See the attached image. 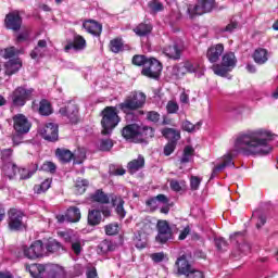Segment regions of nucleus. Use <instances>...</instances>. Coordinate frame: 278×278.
I'll use <instances>...</instances> for the list:
<instances>
[{"label": "nucleus", "instance_id": "obj_10", "mask_svg": "<svg viewBox=\"0 0 278 278\" xmlns=\"http://www.w3.org/2000/svg\"><path fill=\"white\" fill-rule=\"evenodd\" d=\"M8 214V225L10 231H22V229H25V222H23V218H25V213L16 208H11Z\"/></svg>", "mask_w": 278, "mask_h": 278}, {"label": "nucleus", "instance_id": "obj_28", "mask_svg": "<svg viewBox=\"0 0 278 278\" xmlns=\"http://www.w3.org/2000/svg\"><path fill=\"white\" fill-rule=\"evenodd\" d=\"M176 266H177L178 275H186V276L192 268V266L186 258V255H182L177 258Z\"/></svg>", "mask_w": 278, "mask_h": 278}, {"label": "nucleus", "instance_id": "obj_5", "mask_svg": "<svg viewBox=\"0 0 278 278\" xmlns=\"http://www.w3.org/2000/svg\"><path fill=\"white\" fill-rule=\"evenodd\" d=\"M238 64V59L233 52H226L222 56V64H214L212 71L219 77H225L227 73H231L235 66Z\"/></svg>", "mask_w": 278, "mask_h": 278}, {"label": "nucleus", "instance_id": "obj_61", "mask_svg": "<svg viewBox=\"0 0 278 278\" xmlns=\"http://www.w3.org/2000/svg\"><path fill=\"white\" fill-rule=\"evenodd\" d=\"M86 276H87V278H98L99 275L97 274V267H94L92 265H88Z\"/></svg>", "mask_w": 278, "mask_h": 278}, {"label": "nucleus", "instance_id": "obj_63", "mask_svg": "<svg viewBox=\"0 0 278 278\" xmlns=\"http://www.w3.org/2000/svg\"><path fill=\"white\" fill-rule=\"evenodd\" d=\"M169 187L172 190H174V192H181V182L176 179H172L169 181Z\"/></svg>", "mask_w": 278, "mask_h": 278}, {"label": "nucleus", "instance_id": "obj_29", "mask_svg": "<svg viewBox=\"0 0 278 278\" xmlns=\"http://www.w3.org/2000/svg\"><path fill=\"white\" fill-rule=\"evenodd\" d=\"M91 201L93 203H101L102 205H106L112 201V195H108L103 190L98 189L93 194L90 195Z\"/></svg>", "mask_w": 278, "mask_h": 278}, {"label": "nucleus", "instance_id": "obj_46", "mask_svg": "<svg viewBox=\"0 0 278 278\" xmlns=\"http://www.w3.org/2000/svg\"><path fill=\"white\" fill-rule=\"evenodd\" d=\"M135 247L137 249H144L147 247V235L139 232L135 237Z\"/></svg>", "mask_w": 278, "mask_h": 278}, {"label": "nucleus", "instance_id": "obj_23", "mask_svg": "<svg viewBox=\"0 0 278 278\" xmlns=\"http://www.w3.org/2000/svg\"><path fill=\"white\" fill-rule=\"evenodd\" d=\"M83 27L88 34H92V36H101V31H103V26L94 20L85 21Z\"/></svg>", "mask_w": 278, "mask_h": 278}, {"label": "nucleus", "instance_id": "obj_37", "mask_svg": "<svg viewBox=\"0 0 278 278\" xmlns=\"http://www.w3.org/2000/svg\"><path fill=\"white\" fill-rule=\"evenodd\" d=\"M187 75L186 67L184 66V63H179L173 66L172 68V77L174 79H181V77H185Z\"/></svg>", "mask_w": 278, "mask_h": 278}, {"label": "nucleus", "instance_id": "obj_26", "mask_svg": "<svg viewBox=\"0 0 278 278\" xmlns=\"http://www.w3.org/2000/svg\"><path fill=\"white\" fill-rule=\"evenodd\" d=\"M71 49H74V51H83V49H86V39L80 35H75L74 41L65 46V51H71Z\"/></svg>", "mask_w": 278, "mask_h": 278}, {"label": "nucleus", "instance_id": "obj_7", "mask_svg": "<svg viewBox=\"0 0 278 278\" xmlns=\"http://www.w3.org/2000/svg\"><path fill=\"white\" fill-rule=\"evenodd\" d=\"M233 155H236L233 151L227 152L223 157L213 163L214 167L210 179H215V177H218V173H223L226 168H235Z\"/></svg>", "mask_w": 278, "mask_h": 278}, {"label": "nucleus", "instance_id": "obj_33", "mask_svg": "<svg viewBox=\"0 0 278 278\" xmlns=\"http://www.w3.org/2000/svg\"><path fill=\"white\" fill-rule=\"evenodd\" d=\"M134 31L137 36H149L151 31H153V26L151 23H140L136 28H134Z\"/></svg>", "mask_w": 278, "mask_h": 278}, {"label": "nucleus", "instance_id": "obj_9", "mask_svg": "<svg viewBox=\"0 0 278 278\" xmlns=\"http://www.w3.org/2000/svg\"><path fill=\"white\" fill-rule=\"evenodd\" d=\"M215 0H199L195 5L190 4L187 9L189 18H194L195 16H201L206 14L211 10H214Z\"/></svg>", "mask_w": 278, "mask_h": 278}, {"label": "nucleus", "instance_id": "obj_44", "mask_svg": "<svg viewBox=\"0 0 278 278\" xmlns=\"http://www.w3.org/2000/svg\"><path fill=\"white\" fill-rule=\"evenodd\" d=\"M49 188H51V179L48 178L45 181H42L40 185H35L34 192L36 194H42V192H47Z\"/></svg>", "mask_w": 278, "mask_h": 278}, {"label": "nucleus", "instance_id": "obj_49", "mask_svg": "<svg viewBox=\"0 0 278 278\" xmlns=\"http://www.w3.org/2000/svg\"><path fill=\"white\" fill-rule=\"evenodd\" d=\"M111 51L113 53H121L123 51V40L121 39H113L110 42Z\"/></svg>", "mask_w": 278, "mask_h": 278}, {"label": "nucleus", "instance_id": "obj_31", "mask_svg": "<svg viewBox=\"0 0 278 278\" xmlns=\"http://www.w3.org/2000/svg\"><path fill=\"white\" fill-rule=\"evenodd\" d=\"M67 223H79L81 220V211L77 206H71L66 211Z\"/></svg>", "mask_w": 278, "mask_h": 278}, {"label": "nucleus", "instance_id": "obj_3", "mask_svg": "<svg viewBox=\"0 0 278 278\" xmlns=\"http://www.w3.org/2000/svg\"><path fill=\"white\" fill-rule=\"evenodd\" d=\"M121 123V117H118V112L114 106H106L102 111V135L110 136L112 134V129L116 127Z\"/></svg>", "mask_w": 278, "mask_h": 278}, {"label": "nucleus", "instance_id": "obj_16", "mask_svg": "<svg viewBox=\"0 0 278 278\" xmlns=\"http://www.w3.org/2000/svg\"><path fill=\"white\" fill-rule=\"evenodd\" d=\"M65 242H70L72 245V251L75 255H81L84 251V239L79 238L77 235L63 233Z\"/></svg>", "mask_w": 278, "mask_h": 278}, {"label": "nucleus", "instance_id": "obj_57", "mask_svg": "<svg viewBox=\"0 0 278 278\" xmlns=\"http://www.w3.org/2000/svg\"><path fill=\"white\" fill-rule=\"evenodd\" d=\"M166 110L168 114H177V112H179V104L175 101H169L166 105Z\"/></svg>", "mask_w": 278, "mask_h": 278}, {"label": "nucleus", "instance_id": "obj_55", "mask_svg": "<svg viewBox=\"0 0 278 278\" xmlns=\"http://www.w3.org/2000/svg\"><path fill=\"white\" fill-rule=\"evenodd\" d=\"M106 236H116L118 233V224L113 223L105 226Z\"/></svg>", "mask_w": 278, "mask_h": 278}, {"label": "nucleus", "instance_id": "obj_21", "mask_svg": "<svg viewBox=\"0 0 278 278\" xmlns=\"http://www.w3.org/2000/svg\"><path fill=\"white\" fill-rule=\"evenodd\" d=\"M111 202L113 207L115 208V212L117 216H119L121 219L125 218L127 216V212H125V200H123V197L116 195V194H111Z\"/></svg>", "mask_w": 278, "mask_h": 278}, {"label": "nucleus", "instance_id": "obj_12", "mask_svg": "<svg viewBox=\"0 0 278 278\" xmlns=\"http://www.w3.org/2000/svg\"><path fill=\"white\" fill-rule=\"evenodd\" d=\"M157 235L155 237L156 242L160 244H166L168 240H173V228L166 220H159L156 224Z\"/></svg>", "mask_w": 278, "mask_h": 278}, {"label": "nucleus", "instance_id": "obj_42", "mask_svg": "<svg viewBox=\"0 0 278 278\" xmlns=\"http://www.w3.org/2000/svg\"><path fill=\"white\" fill-rule=\"evenodd\" d=\"M98 249H99L100 253L105 254V253H110V251H114V249H116V244H114L110 240H103L98 245Z\"/></svg>", "mask_w": 278, "mask_h": 278}, {"label": "nucleus", "instance_id": "obj_59", "mask_svg": "<svg viewBox=\"0 0 278 278\" xmlns=\"http://www.w3.org/2000/svg\"><path fill=\"white\" fill-rule=\"evenodd\" d=\"M187 278H205V274L199 269L191 268V270L187 274Z\"/></svg>", "mask_w": 278, "mask_h": 278}, {"label": "nucleus", "instance_id": "obj_45", "mask_svg": "<svg viewBox=\"0 0 278 278\" xmlns=\"http://www.w3.org/2000/svg\"><path fill=\"white\" fill-rule=\"evenodd\" d=\"M1 58H4V60H10L11 58H14L18 55V50L14 47L5 48L0 50Z\"/></svg>", "mask_w": 278, "mask_h": 278}, {"label": "nucleus", "instance_id": "obj_60", "mask_svg": "<svg viewBox=\"0 0 278 278\" xmlns=\"http://www.w3.org/2000/svg\"><path fill=\"white\" fill-rule=\"evenodd\" d=\"M199 186H201V178H199L198 176H191L190 178L191 190H199Z\"/></svg>", "mask_w": 278, "mask_h": 278}, {"label": "nucleus", "instance_id": "obj_64", "mask_svg": "<svg viewBox=\"0 0 278 278\" xmlns=\"http://www.w3.org/2000/svg\"><path fill=\"white\" fill-rule=\"evenodd\" d=\"M147 118H148V121H151L152 123H157V121H160V113H157L155 111H150L147 114Z\"/></svg>", "mask_w": 278, "mask_h": 278}, {"label": "nucleus", "instance_id": "obj_43", "mask_svg": "<svg viewBox=\"0 0 278 278\" xmlns=\"http://www.w3.org/2000/svg\"><path fill=\"white\" fill-rule=\"evenodd\" d=\"M201 122H198L197 124H192L190 121L182 122V129L184 131H188V134H194V131H199L201 129Z\"/></svg>", "mask_w": 278, "mask_h": 278}, {"label": "nucleus", "instance_id": "obj_56", "mask_svg": "<svg viewBox=\"0 0 278 278\" xmlns=\"http://www.w3.org/2000/svg\"><path fill=\"white\" fill-rule=\"evenodd\" d=\"M114 147V142L111 139H102L100 141V151H110Z\"/></svg>", "mask_w": 278, "mask_h": 278}, {"label": "nucleus", "instance_id": "obj_18", "mask_svg": "<svg viewBox=\"0 0 278 278\" xmlns=\"http://www.w3.org/2000/svg\"><path fill=\"white\" fill-rule=\"evenodd\" d=\"M225 53V46L223 43H216L211 46L206 51V58L211 64H216Z\"/></svg>", "mask_w": 278, "mask_h": 278}, {"label": "nucleus", "instance_id": "obj_53", "mask_svg": "<svg viewBox=\"0 0 278 278\" xmlns=\"http://www.w3.org/2000/svg\"><path fill=\"white\" fill-rule=\"evenodd\" d=\"M147 62H149V59L144 55L137 54L132 58V64H135V66H146Z\"/></svg>", "mask_w": 278, "mask_h": 278}, {"label": "nucleus", "instance_id": "obj_58", "mask_svg": "<svg viewBox=\"0 0 278 278\" xmlns=\"http://www.w3.org/2000/svg\"><path fill=\"white\" fill-rule=\"evenodd\" d=\"M177 148V142L168 141V143L164 147V155H172Z\"/></svg>", "mask_w": 278, "mask_h": 278}, {"label": "nucleus", "instance_id": "obj_32", "mask_svg": "<svg viewBox=\"0 0 278 278\" xmlns=\"http://www.w3.org/2000/svg\"><path fill=\"white\" fill-rule=\"evenodd\" d=\"M21 66H23V64L18 59L8 61L5 63V75H14V73H18Z\"/></svg>", "mask_w": 278, "mask_h": 278}, {"label": "nucleus", "instance_id": "obj_4", "mask_svg": "<svg viewBox=\"0 0 278 278\" xmlns=\"http://www.w3.org/2000/svg\"><path fill=\"white\" fill-rule=\"evenodd\" d=\"M147 103V96L143 92H135L128 96L124 102L119 104V110L124 112V114H131L136 112V110H140L144 108Z\"/></svg>", "mask_w": 278, "mask_h": 278}, {"label": "nucleus", "instance_id": "obj_8", "mask_svg": "<svg viewBox=\"0 0 278 278\" xmlns=\"http://www.w3.org/2000/svg\"><path fill=\"white\" fill-rule=\"evenodd\" d=\"M33 94L34 88L17 87L10 96V99L15 108H23L31 99Z\"/></svg>", "mask_w": 278, "mask_h": 278}, {"label": "nucleus", "instance_id": "obj_25", "mask_svg": "<svg viewBox=\"0 0 278 278\" xmlns=\"http://www.w3.org/2000/svg\"><path fill=\"white\" fill-rule=\"evenodd\" d=\"M47 53V40L41 39L37 42L35 49L30 52L31 60H40V58H45Z\"/></svg>", "mask_w": 278, "mask_h": 278}, {"label": "nucleus", "instance_id": "obj_41", "mask_svg": "<svg viewBox=\"0 0 278 278\" xmlns=\"http://www.w3.org/2000/svg\"><path fill=\"white\" fill-rule=\"evenodd\" d=\"M192 157H194V148L190 146L185 147L180 163L188 164V162H192Z\"/></svg>", "mask_w": 278, "mask_h": 278}, {"label": "nucleus", "instance_id": "obj_17", "mask_svg": "<svg viewBox=\"0 0 278 278\" xmlns=\"http://www.w3.org/2000/svg\"><path fill=\"white\" fill-rule=\"evenodd\" d=\"M61 116L68 118L70 123H77L79 116V108L77 104L70 102L66 106L60 109Z\"/></svg>", "mask_w": 278, "mask_h": 278}, {"label": "nucleus", "instance_id": "obj_50", "mask_svg": "<svg viewBox=\"0 0 278 278\" xmlns=\"http://www.w3.org/2000/svg\"><path fill=\"white\" fill-rule=\"evenodd\" d=\"M12 153H14L12 149L0 150V155L3 164H9V162H12Z\"/></svg>", "mask_w": 278, "mask_h": 278}, {"label": "nucleus", "instance_id": "obj_24", "mask_svg": "<svg viewBox=\"0 0 278 278\" xmlns=\"http://www.w3.org/2000/svg\"><path fill=\"white\" fill-rule=\"evenodd\" d=\"M163 53L169 60H180L181 59V49L177 43H173L172 46H165L163 48Z\"/></svg>", "mask_w": 278, "mask_h": 278}, {"label": "nucleus", "instance_id": "obj_35", "mask_svg": "<svg viewBox=\"0 0 278 278\" xmlns=\"http://www.w3.org/2000/svg\"><path fill=\"white\" fill-rule=\"evenodd\" d=\"M253 59L256 64H266L268 62V51L266 49H256Z\"/></svg>", "mask_w": 278, "mask_h": 278}, {"label": "nucleus", "instance_id": "obj_36", "mask_svg": "<svg viewBox=\"0 0 278 278\" xmlns=\"http://www.w3.org/2000/svg\"><path fill=\"white\" fill-rule=\"evenodd\" d=\"M155 136V132L153 131L152 127L148 126H139V141L142 142L143 140H149V138H153Z\"/></svg>", "mask_w": 278, "mask_h": 278}, {"label": "nucleus", "instance_id": "obj_34", "mask_svg": "<svg viewBox=\"0 0 278 278\" xmlns=\"http://www.w3.org/2000/svg\"><path fill=\"white\" fill-rule=\"evenodd\" d=\"M102 220L101 211L99 210H91L88 213V225L94 227L100 225Z\"/></svg>", "mask_w": 278, "mask_h": 278}, {"label": "nucleus", "instance_id": "obj_47", "mask_svg": "<svg viewBox=\"0 0 278 278\" xmlns=\"http://www.w3.org/2000/svg\"><path fill=\"white\" fill-rule=\"evenodd\" d=\"M182 66H185V72L188 73H197L201 68L199 63H194L192 61H185L182 62Z\"/></svg>", "mask_w": 278, "mask_h": 278}, {"label": "nucleus", "instance_id": "obj_30", "mask_svg": "<svg viewBox=\"0 0 278 278\" xmlns=\"http://www.w3.org/2000/svg\"><path fill=\"white\" fill-rule=\"evenodd\" d=\"M162 135L164 136V138H166V140H168L169 142H179V140H181V132L175 128H164L162 130Z\"/></svg>", "mask_w": 278, "mask_h": 278}, {"label": "nucleus", "instance_id": "obj_14", "mask_svg": "<svg viewBox=\"0 0 278 278\" xmlns=\"http://www.w3.org/2000/svg\"><path fill=\"white\" fill-rule=\"evenodd\" d=\"M55 155L60 160V162H63L64 164L71 162V160L73 159L74 164H83L86 160V152H80L77 156V154H73V152H71V150L67 149H56Z\"/></svg>", "mask_w": 278, "mask_h": 278}, {"label": "nucleus", "instance_id": "obj_11", "mask_svg": "<svg viewBox=\"0 0 278 278\" xmlns=\"http://www.w3.org/2000/svg\"><path fill=\"white\" fill-rule=\"evenodd\" d=\"M161 74L162 63L155 58H150L141 71V75L149 77V79H160Z\"/></svg>", "mask_w": 278, "mask_h": 278}, {"label": "nucleus", "instance_id": "obj_2", "mask_svg": "<svg viewBox=\"0 0 278 278\" xmlns=\"http://www.w3.org/2000/svg\"><path fill=\"white\" fill-rule=\"evenodd\" d=\"M26 270L34 278H65L66 271L64 267L55 264H31L26 265Z\"/></svg>", "mask_w": 278, "mask_h": 278}, {"label": "nucleus", "instance_id": "obj_38", "mask_svg": "<svg viewBox=\"0 0 278 278\" xmlns=\"http://www.w3.org/2000/svg\"><path fill=\"white\" fill-rule=\"evenodd\" d=\"M36 170H38V165H34L33 168H18L17 173L20 179H30L36 174Z\"/></svg>", "mask_w": 278, "mask_h": 278}, {"label": "nucleus", "instance_id": "obj_19", "mask_svg": "<svg viewBox=\"0 0 278 278\" xmlns=\"http://www.w3.org/2000/svg\"><path fill=\"white\" fill-rule=\"evenodd\" d=\"M41 136L45 140L49 142H55L59 138L58 124L48 123L41 130Z\"/></svg>", "mask_w": 278, "mask_h": 278}, {"label": "nucleus", "instance_id": "obj_13", "mask_svg": "<svg viewBox=\"0 0 278 278\" xmlns=\"http://www.w3.org/2000/svg\"><path fill=\"white\" fill-rule=\"evenodd\" d=\"M23 253H24V257H27L28 260H38V257H42L43 255H47V251L45 250V244H42V241L40 240L35 241L29 247L24 245Z\"/></svg>", "mask_w": 278, "mask_h": 278}, {"label": "nucleus", "instance_id": "obj_39", "mask_svg": "<svg viewBox=\"0 0 278 278\" xmlns=\"http://www.w3.org/2000/svg\"><path fill=\"white\" fill-rule=\"evenodd\" d=\"M53 113L51 103L48 100H41L39 103V114L41 116H50Z\"/></svg>", "mask_w": 278, "mask_h": 278}, {"label": "nucleus", "instance_id": "obj_54", "mask_svg": "<svg viewBox=\"0 0 278 278\" xmlns=\"http://www.w3.org/2000/svg\"><path fill=\"white\" fill-rule=\"evenodd\" d=\"M148 5L152 12H162L164 10V5L159 0L150 1Z\"/></svg>", "mask_w": 278, "mask_h": 278}, {"label": "nucleus", "instance_id": "obj_20", "mask_svg": "<svg viewBox=\"0 0 278 278\" xmlns=\"http://www.w3.org/2000/svg\"><path fill=\"white\" fill-rule=\"evenodd\" d=\"M140 126L138 124H130L123 128L122 136L125 140H132V142L139 141Z\"/></svg>", "mask_w": 278, "mask_h": 278}, {"label": "nucleus", "instance_id": "obj_40", "mask_svg": "<svg viewBox=\"0 0 278 278\" xmlns=\"http://www.w3.org/2000/svg\"><path fill=\"white\" fill-rule=\"evenodd\" d=\"M61 249H62V244L56 240L51 239L46 243V248H45L46 255L47 253H58V251H60Z\"/></svg>", "mask_w": 278, "mask_h": 278}, {"label": "nucleus", "instance_id": "obj_51", "mask_svg": "<svg viewBox=\"0 0 278 278\" xmlns=\"http://www.w3.org/2000/svg\"><path fill=\"white\" fill-rule=\"evenodd\" d=\"M238 27H240V24H238L237 21L231 20L230 23L226 27L220 28V33L222 34H225V33L233 34V30L238 29Z\"/></svg>", "mask_w": 278, "mask_h": 278}, {"label": "nucleus", "instance_id": "obj_52", "mask_svg": "<svg viewBox=\"0 0 278 278\" xmlns=\"http://www.w3.org/2000/svg\"><path fill=\"white\" fill-rule=\"evenodd\" d=\"M110 173L111 175H114L115 177L123 176L127 173V170L122 167L121 165H111L110 166Z\"/></svg>", "mask_w": 278, "mask_h": 278}, {"label": "nucleus", "instance_id": "obj_6", "mask_svg": "<svg viewBox=\"0 0 278 278\" xmlns=\"http://www.w3.org/2000/svg\"><path fill=\"white\" fill-rule=\"evenodd\" d=\"M13 127L15 135H13V144H21L22 136L25 134H29V129H31V123L29 119L23 114H17L13 116Z\"/></svg>", "mask_w": 278, "mask_h": 278}, {"label": "nucleus", "instance_id": "obj_15", "mask_svg": "<svg viewBox=\"0 0 278 278\" xmlns=\"http://www.w3.org/2000/svg\"><path fill=\"white\" fill-rule=\"evenodd\" d=\"M4 25L7 29H12V31H20L23 25V17L18 11H12L5 15Z\"/></svg>", "mask_w": 278, "mask_h": 278}, {"label": "nucleus", "instance_id": "obj_1", "mask_svg": "<svg viewBox=\"0 0 278 278\" xmlns=\"http://www.w3.org/2000/svg\"><path fill=\"white\" fill-rule=\"evenodd\" d=\"M270 151H273V146H270V131L268 130H248L235 140V152L247 157L268 155Z\"/></svg>", "mask_w": 278, "mask_h": 278}, {"label": "nucleus", "instance_id": "obj_22", "mask_svg": "<svg viewBox=\"0 0 278 278\" xmlns=\"http://www.w3.org/2000/svg\"><path fill=\"white\" fill-rule=\"evenodd\" d=\"M16 175H18V166L14 162L2 165V177H5V179H16Z\"/></svg>", "mask_w": 278, "mask_h": 278}, {"label": "nucleus", "instance_id": "obj_27", "mask_svg": "<svg viewBox=\"0 0 278 278\" xmlns=\"http://www.w3.org/2000/svg\"><path fill=\"white\" fill-rule=\"evenodd\" d=\"M127 168L130 175L138 173V170H142V168H144V156L139 155L137 159L128 162Z\"/></svg>", "mask_w": 278, "mask_h": 278}, {"label": "nucleus", "instance_id": "obj_62", "mask_svg": "<svg viewBox=\"0 0 278 278\" xmlns=\"http://www.w3.org/2000/svg\"><path fill=\"white\" fill-rule=\"evenodd\" d=\"M41 168L47 173H55V164L53 162H46L42 164Z\"/></svg>", "mask_w": 278, "mask_h": 278}, {"label": "nucleus", "instance_id": "obj_48", "mask_svg": "<svg viewBox=\"0 0 278 278\" xmlns=\"http://www.w3.org/2000/svg\"><path fill=\"white\" fill-rule=\"evenodd\" d=\"M87 186H88V180L87 179L78 178L76 180V185H75L76 193L77 194H84V192H86Z\"/></svg>", "mask_w": 278, "mask_h": 278}]
</instances>
